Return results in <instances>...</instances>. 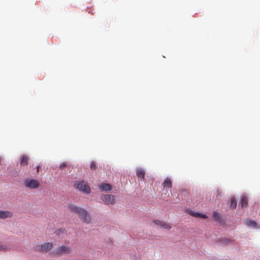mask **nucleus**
Instances as JSON below:
<instances>
[{
	"label": "nucleus",
	"instance_id": "obj_20",
	"mask_svg": "<svg viewBox=\"0 0 260 260\" xmlns=\"http://www.w3.org/2000/svg\"><path fill=\"white\" fill-rule=\"evenodd\" d=\"M90 168L91 170H93L96 169V165L95 162L92 161L90 165Z\"/></svg>",
	"mask_w": 260,
	"mask_h": 260
},
{
	"label": "nucleus",
	"instance_id": "obj_13",
	"mask_svg": "<svg viewBox=\"0 0 260 260\" xmlns=\"http://www.w3.org/2000/svg\"><path fill=\"white\" fill-rule=\"evenodd\" d=\"M213 217L215 221L218 222L219 223H221L222 222V216L218 212H214L213 213Z\"/></svg>",
	"mask_w": 260,
	"mask_h": 260
},
{
	"label": "nucleus",
	"instance_id": "obj_8",
	"mask_svg": "<svg viewBox=\"0 0 260 260\" xmlns=\"http://www.w3.org/2000/svg\"><path fill=\"white\" fill-rule=\"evenodd\" d=\"M153 222L164 229L170 230L171 228V226L169 224L160 220H153Z\"/></svg>",
	"mask_w": 260,
	"mask_h": 260
},
{
	"label": "nucleus",
	"instance_id": "obj_7",
	"mask_svg": "<svg viewBox=\"0 0 260 260\" xmlns=\"http://www.w3.org/2000/svg\"><path fill=\"white\" fill-rule=\"evenodd\" d=\"M13 216V213L8 210H0V218L5 219L11 218Z\"/></svg>",
	"mask_w": 260,
	"mask_h": 260
},
{
	"label": "nucleus",
	"instance_id": "obj_6",
	"mask_svg": "<svg viewBox=\"0 0 260 260\" xmlns=\"http://www.w3.org/2000/svg\"><path fill=\"white\" fill-rule=\"evenodd\" d=\"M25 186L30 189H36L39 186V182L35 179H27L24 181Z\"/></svg>",
	"mask_w": 260,
	"mask_h": 260
},
{
	"label": "nucleus",
	"instance_id": "obj_22",
	"mask_svg": "<svg viewBox=\"0 0 260 260\" xmlns=\"http://www.w3.org/2000/svg\"><path fill=\"white\" fill-rule=\"evenodd\" d=\"M39 169H40V166H38L37 167V173H38L39 172Z\"/></svg>",
	"mask_w": 260,
	"mask_h": 260
},
{
	"label": "nucleus",
	"instance_id": "obj_11",
	"mask_svg": "<svg viewBox=\"0 0 260 260\" xmlns=\"http://www.w3.org/2000/svg\"><path fill=\"white\" fill-rule=\"evenodd\" d=\"M164 188L169 189L172 188V182L170 179L167 178L162 183Z\"/></svg>",
	"mask_w": 260,
	"mask_h": 260
},
{
	"label": "nucleus",
	"instance_id": "obj_16",
	"mask_svg": "<svg viewBox=\"0 0 260 260\" xmlns=\"http://www.w3.org/2000/svg\"><path fill=\"white\" fill-rule=\"evenodd\" d=\"M191 215L192 216L196 217H201L202 218H207V216L205 214H201L197 212H191L190 213Z\"/></svg>",
	"mask_w": 260,
	"mask_h": 260
},
{
	"label": "nucleus",
	"instance_id": "obj_4",
	"mask_svg": "<svg viewBox=\"0 0 260 260\" xmlns=\"http://www.w3.org/2000/svg\"><path fill=\"white\" fill-rule=\"evenodd\" d=\"M72 251V248L68 246L62 245L58 247L53 253L54 256H60L63 254H70Z\"/></svg>",
	"mask_w": 260,
	"mask_h": 260
},
{
	"label": "nucleus",
	"instance_id": "obj_17",
	"mask_svg": "<svg viewBox=\"0 0 260 260\" xmlns=\"http://www.w3.org/2000/svg\"><path fill=\"white\" fill-rule=\"evenodd\" d=\"M10 250V248L6 244L0 243V251H7Z\"/></svg>",
	"mask_w": 260,
	"mask_h": 260
},
{
	"label": "nucleus",
	"instance_id": "obj_18",
	"mask_svg": "<svg viewBox=\"0 0 260 260\" xmlns=\"http://www.w3.org/2000/svg\"><path fill=\"white\" fill-rule=\"evenodd\" d=\"M246 223L249 226H255L256 224V223L254 221L251 220H247L246 221Z\"/></svg>",
	"mask_w": 260,
	"mask_h": 260
},
{
	"label": "nucleus",
	"instance_id": "obj_9",
	"mask_svg": "<svg viewBox=\"0 0 260 260\" xmlns=\"http://www.w3.org/2000/svg\"><path fill=\"white\" fill-rule=\"evenodd\" d=\"M101 190L105 191H108L112 189V186L108 183H102L99 185Z\"/></svg>",
	"mask_w": 260,
	"mask_h": 260
},
{
	"label": "nucleus",
	"instance_id": "obj_14",
	"mask_svg": "<svg viewBox=\"0 0 260 260\" xmlns=\"http://www.w3.org/2000/svg\"><path fill=\"white\" fill-rule=\"evenodd\" d=\"M28 157L26 155H22L20 158V165L21 166H25L28 165Z\"/></svg>",
	"mask_w": 260,
	"mask_h": 260
},
{
	"label": "nucleus",
	"instance_id": "obj_10",
	"mask_svg": "<svg viewBox=\"0 0 260 260\" xmlns=\"http://www.w3.org/2000/svg\"><path fill=\"white\" fill-rule=\"evenodd\" d=\"M240 204L242 208L247 207L248 205V199L246 196L244 194L241 196Z\"/></svg>",
	"mask_w": 260,
	"mask_h": 260
},
{
	"label": "nucleus",
	"instance_id": "obj_15",
	"mask_svg": "<svg viewBox=\"0 0 260 260\" xmlns=\"http://www.w3.org/2000/svg\"><path fill=\"white\" fill-rule=\"evenodd\" d=\"M237 206L236 199L235 197H232L231 200L230 207L232 209H236Z\"/></svg>",
	"mask_w": 260,
	"mask_h": 260
},
{
	"label": "nucleus",
	"instance_id": "obj_3",
	"mask_svg": "<svg viewBox=\"0 0 260 260\" xmlns=\"http://www.w3.org/2000/svg\"><path fill=\"white\" fill-rule=\"evenodd\" d=\"M53 247V244L50 242H47L44 244H39L34 247V250L37 252H42L47 253L50 251Z\"/></svg>",
	"mask_w": 260,
	"mask_h": 260
},
{
	"label": "nucleus",
	"instance_id": "obj_5",
	"mask_svg": "<svg viewBox=\"0 0 260 260\" xmlns=\"http://www.w3.org/2000/svg\"><path fill=\"white\" fill-rule=\"evenodd\" d=\"M101 199L106 205H113L116 202L115 196L112 194H103L101 196Z\"/></svg>",
	"mask_w": 260,
	"mask_h": 260
},
{
	"label": "nucleus",
	"instance_id": "obj_19",
	"mask_svg": "<svg viewBox=\"0 0 260 260\" xmlns=\"http://www.w3.org/2000/svg\"><path fill=\"white\" fill-rule=\"evenodd\" d=\"M221 243L224 245L229 244L231 243L232 242V241L230 239H221Z\"/></svg>",
	"mask_w": 260,
	"mask_h": 260
},
{
	"label": "nucleus",
	"instance_id": "obj_2",
	"mask_svg": "<svg viewBox=\"0 0 260 260\" xmlns=\"http://www.w3.org/2000/svg\"><path fill=\"white\" fill-rule=\"evenodd\" d=\"M74 186L84 193L88 194L90 192V187L85 181H76L74 183Z\"/></svg>",
	"mask_w": 260,
	"mask_h": 260
},
{
	"label": "nucleus",
	"instance_id": "obj_1",
	"mask_svg": "<svg viewBox=\"0 0 260 260\" xmlns=\"http://www.w3.org/2000/svg\"><path fill=\"white\" fill-rule=\"evenodd\" d=\"M68 208L71 212L77 213L82 221L86 223H90L91 217L87 210L73 204L69 205Z\"/></svg>",
	"mask_w": 260,
	"mask_h": 260
},
{
	"label": "nucleus",
	"instance_id": "obj_12",
	"mask_svg": "<svg viewBox=\"0 0 260 260\" xmlns=\"http://www.w3.org/2000/svg\"><path fill=\"white\" fill-rule=\"evenodd\" d=\"M136 174L139 178L144 179L145 172L143 169L141 168H138L136 171Z\"/></svg>",
	"mask_w": 260,
	"mask_h": 260
},
{
	"label": "nucleus",
	"instance_id": "obj_21",
	"mask_svg": "<svg viewBox=\"0 0 260 260\" xmlns=\"http://www.w3.org/2000/svg\"><path fill=\"white\" fill-rule=\"evenodd\" d=\"M67 166V164L66 162H63L60 165L59 169L62 170L64 168L66 167Z\"/></svg>",
	"mask_w": 260,
	"mask_h": 260
}]
</instances>
